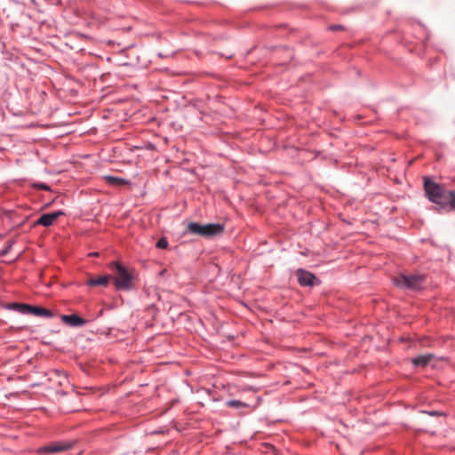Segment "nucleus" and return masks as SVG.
<instances>
[{
    "mask_svg": "<svg viewBox=\"0 0 455 455\" xmlns=\"http://www.w3.org/2000/svg\"><path fill=\"white\" fill-rule=\"evenodd\" d=\"M424 191L427 199L448 212H455V191L447 189L443 185L428 177L424 178Z\"/></svg>",
    "mask_w": 455,
    "mask_h": 455,
    "instance_id": "nucleus-1",
    "label": "nucleus"
},
{
    "mask_svg": "<svg viewBox=\"0 0 455 455\" xmlns=\"http://www.w3.org/2000/svg\"><path fill=\"white\" fill-rule=\"evenodd\" d=\"M187 229L189 233L196 235L212 237L222 234L224 232V226L219 223L202 225L197 222H190Z\"/></svg>",
    "mask_w": 455,
    "mask_h": 455,
    "instance_id": "nucleus-2",
    "label": "nucleus"
},
{
    "mask_svg": "<svg viewBox=\"0 0 455 455\" xmlns=\"http://www.w3.org/2000/svg\"><path fill=\"white\" fill-rule=\"evenodd\" d=\"M112 272L113 284H132L133 280L132 273L121 262L115 261L109 264Z\"/></svg>",
    "mask_w": 455,
    "mask_h": 455,
    "instance_id": "nucleus-3",
    "label": "nucleus"
},
{
    "mask_svg": "<svg viewBox=\"0 0 455 455\" xmlns=\"http://www.w3.org/2000/svg\"><path fill=\"white\" fill-rule=\"evenodd\" d=\"M12 309H15L20 311L22 314H32L37 316H51L52 314L49 310L39 307H34L28 304H21V303H12L9 307Z\"/></svg>",
    "mask_w": 455,
    "mask_h": 455,
    "instance_id": "nucleus-4",
    "label": "nucleus"
},
{
    "mask_svg": "<svg viewBox=\"0 0 455 455\" xmlns=\"http://www.w3.org/2000/svg\"><path fill=\"white\" fill-rule=\"evenodd\" d=\"M65 215L64 212L62 211H56L50 213H44L42 214L39 219L36 221V226H43V227H50L53 224V222L60 216Z\"/></svg>",
    "mask_w": 455,
    "mask_h": 455,
    "instance_id": "nucleus-5",
    "label": "nucleus"
},
{
    "mask_svg": "<svg viewBox=\"0 0 455 455\" xmlns=\"http://www.w3.org/2000/svg\"><path fill=\"white\" fill-rule=\"evenodd\" d=\"M296 276L299 284H314V282L316 279L314 274L303 268L296 270Z\"/></svg>",
    "mask_w": 455,
    "mask_h": 455,
    "instance_id": "nucleus-6",
    "label": "nucleus"
},
{
    "mask_svg": "<svg viewBox=\"0 0 455 455\" xmlns=\"http://www.w3.org/2000/svg\"><path fill=\"white\" fill-rule=\"evenodd\" d=\"M61 319L64 323L71 326H82L86 323V320L77 315H63Z\"/></svg>",
    "mask_w": 455,
    "mask_h": 455,
    "instance_id": "nucleus-7",
    "label": "nucleus"
},
{
    "mask_svg": "<svg viewBox=\"0 0 455 455\" xmlns=\"http://www.w3.org/2000/svg\"><path fill=\"white\" fill-rule=\"evenodd\" d=\"M427 276L425 275L412 274L403 275V284H417L418 283L426 282Z\"/></svg>",
    "mask_w": 455,
    "mask_h": 455,
    "instance_id": "nucleus-8",
    "label": "nucleus"
},
{
    "mask_svg": "<svg viewBox=\"0 0 455 455\" xmlns=\"http://www.w3.org/2000/svg\"><path fill=\"white\" fill-rule=\"evenodd\" d=\"M432 358V354L421 355L411 359V362L415 366L425 367L430 363Z\"/></svg>",
    "mask_w": 455,
    "mask_h": 455,
    "instance_id": "nucleus-9",
    "label": "nucleus"
},
{
    "mask_svg": "<svg viewBox=\"0 0 455 455\" xmlns=\"http://www.w3.org/2000/svg\"><path fill=\"white\" fill-rule=\"evenodd\" d=\"M105 180H107V182L109 185L116 186V187L128 185L130 183V181L125 179H123L120 177H116V176H110V175L106 176Z\"/></svg>",
    "mask_w": 455,
    "mask_h": 455,
    "instance_id": "nucleus-10",
    "label": "nucleus"
},
{
    "mask_svg": "<svg viewBox=\"0 0 455 455\" xmlns=\"http://www.w3.org/2000/svg\"><path fill=\"white\" fill-rule=\"evenodd\" d=\"M112 275H101L99 278H89L84 284H108L112 279Z\"/></svg>",
    "mask_w": 455,
    "mask_h": 455,
    "instance_id": "nucleus-11",
    "label": "nucleus"
},
{
    "mask_svg": "<svg viewBox=\"0 0 455 455\" xmlns=\"http://www.w3.org/2000/svg\"><path fill=\"white\" fill-rule=\"evenodd\" d=\"M69 448V445L56 443L49 446H45L42 449L44 452H60Z\"/></svg>",
    "mask_w": 455,
    "mask_h": 455,
    "instance_id": "nucleus-12",
    "label": "nucleus"
},
{
    "mask_svg": "<svg viewBox=\"0 0 455 455\" xmlns=\"http://www.w3.org/2000/svg\"><path fill=\"white\" fill-rule=\"evenodd\" d=\"M14 243H15L14 239H12V238L8 239L6 241L5 246L0 250V257H4V256L7 255L11 251L12 247L13 246Z\"/></svg>",
    "mask_w": 455,
    "mask_h": 455,
    "instance_id": "nucleus-13",
    "label": "nucleus"
},
{
    "mask_svg": "<svg viewBox=\"0 0 455 455\" xmlns=\"http://www.w3.org/2000/svg\"><path fill=\"white\" fill-rule=\"evenodd\" d=\"M227 405L235 409L246 408L248 405L239 400H229L227 402Z\"/></svg>",
    "mask_w": 455,
    "mask_h": 455,
    "instance_id": "nucleus-14",
    "label": "nucleus"
},
{
    "mask_svg": "<svg viewBox=\"0 0 455 455\" xmlns=\"http://www.w3.org/2000/svg\"><path fill=\"white\" fill-rule=\"evenodd\" d=\"M32 188L39 190L50 191L51 188L49 185L41 182H36L32 184Z\"/></svg>",
    "mask_w": 455,
    "mask_h": 455,
    "instance_id": "nucleus-15",
    "label": "nucleus"
},
{
    "mask_svg": "<svg viewBox=\"0 0 455 455\" xmlns=\"http://www.w3.org/2000/svg\"><path fill=\"white\" fill-rule=\"evenodd\" d=\"M156 248L166 249L168 247V241L165 237H161L156 243Z\"/></svg>",
    "mask_w": 455,
    "mask_h": 455,
    "instance_id": "nucleus-16",
    "label": "nucleus"
},
{
    "mask_svg": "<svg viewBox=\"0 0 455 455\" xmlns=\"http://www.w3.org/2000/svg\"><path fill=\"white\" fill-rule=\"evenodd\" d=\"M327 29L330 31L336 32V31L345 30V27L342 25H339V24H332V25L328 26Z\"/></svg>",
    "mask_w": 455,
    "mask_h": 455,
    "instance_id": "nucleus-17",
    "label": "nucleus"
},
{
    "mask_svg": "<svg viewBox=\"0 0 455 455\" xmlns=\"http://www.w3.org/2000/svg\"><path fill=\"white\" fill-rule=\"evenodd\" d=\"M100 255L99 252H92L89 254V256H92V257H98Z\"/></svg>",
    "mask_w": 455,
    "mask_h": 455,
    "instance_id": "nucleus-18",
    "label": "nucleus"
},
{
    "mask_svg": "<svg viewBox=\"0 0 455 455\" xmlns=\"http://www.w3.org/2000/svg\"><path fill=\"white\" fill-rule=\"evenodd\" d=\"M394 284L398 285L401 284L400 282L396 279L394 280Z\"/></svg>",
    "mask_w": 455,
    "mask_h": 455,
    "instance_id": "nucleus-19",
    "label": "nucleus"
},
{
    "mask_svg": "<svg viewBox=\"0 0 455 455\" xmlns=\"http://www.w3.org/2000/svg\"><path fill=\"white\" fill-rule=\"evenodd\" d=\"M119 287H120V288H122V289H125V290H126V289H128L130 286L124 285V286H119Z\"/></svg>",
    "mask_w": 455,
    "mask_h": 455,
    "instance_id": "nucleus-20",
    "label": "nucleus"
},
{
    "mask_svg": "<svg viewBox=\"0 0 455 455\" xmlns=\"http://www.w3.org/2000/svg\"><path fill=\"white\" fill-rule=\"evenodd\" d=\"M409 287H410V288H419V286H412V285H410Z\"/></svg>",
    "mask_w": 455,
    "mask_h": 455,
    "instance_id": "nucleus-21",
    "label": "nucleus"
},
{
    "mask_svg": "<svg viewBox=\"0 0 455 455\" xmlns=\"http://www.w3.org/2000/svg\"><path fill=\"white\" fill-rule=\"evenodd\" d=\"M362 9H363V8H362V7H360V6L356 7V10L361 11Z\"/></svg>",
    "mask_w": 455,
    "mask_h": 455,
    "instance_id": "nucleus-22",
    "label": "nucleus"
},
{
    "mask_svg": "<svg viewBox=\"0 0 455 455\" xmlns=\"http://www.w3.org/2000/svg\"><path fill=\"white\" fill-rule=\"evenodd\" d=\"M4 237V235H0V239H3Z\"/></svg>",
    "mask_w": 455,
    "mask_h": 455,
    "instance_id": "nucleus-23",
    "label": "nucleus"
},
{
    "mask_svg": "<svg viewBox=\"0 0 455 455\" xmlns=\"http://www.w3.org/2000/svg\"><path fill=\"white\" fill-rule=\"evenodd\" d=\"M431 414L432 415H434V414L435 415V414H437V412L436 411H433V412H431Z\"/></svg>",
    "mask_w": 455,
    "mask_h": 455,
    "instance_id": "nucleus-24",
    "label": "nucleus"
}]
</instances>
